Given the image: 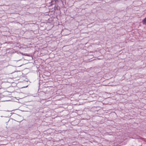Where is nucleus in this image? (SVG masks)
Here are the masks:
<instances>
[{"mask_svg": "<svg viewBox=\"0 0 146 146\" xmlns=\"http://www.w3.org/2000/svg\"><path fill=\"white\" fill-rule=\"evenodd\" d=\"M143 24L146 25V17H145L142 21Z\"/></svg>", "mask_w": 146, "mask_h": 146, "instance_id": "1", "label": "nucleus"}, {"mask_svg": "<svg viewBox=\"0 0 146 146\" xmlns=\"http://www.w3.org/2000/svg\"><path fill=\"white\" fill-rule=\"evenodd\" d=\"M27 54H26L25 55V56H27Z\"/></svg>", "mask_w": 146, "mask_h": 146, "instance_id": "2", "label": "nucleus"}]
</instances>
